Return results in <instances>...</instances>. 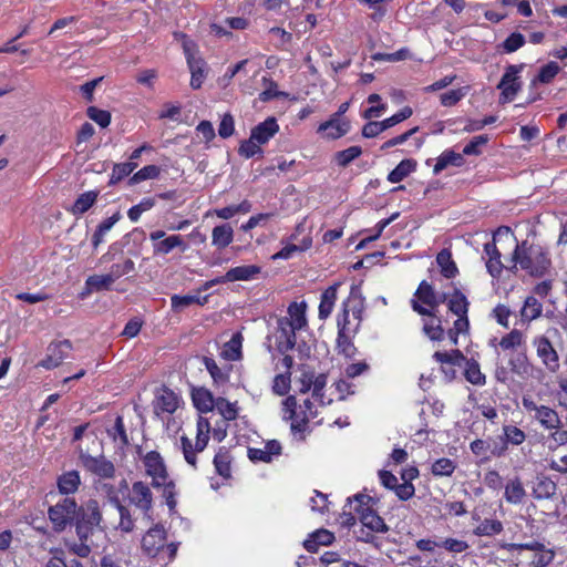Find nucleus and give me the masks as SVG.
Returning <instances> with one entry per match:
<instances>
[{
	"mask_svg": "<svg viewBox=\"0 0 567 567\" xmlns=\"http://www.w3.org/2000/svg\"><path fill=\"white\" fill-rule=\"evenodd\" d=\"M107 434L116 444L122 447L128 444L124 421L121 415H117L114 425L111 429H107Z\"/></svg>",
	"mask_w": 567,
	"mask_h": 567,
	"instance_id": "13d9d810",
	"label": "nucleus"
},
{
	"mask_svg": "<svg viewBox=\"0 0 567 567\" xmlns=\"http://www.w3.org/2000/svg\"><path fill=\"white\" fill-rule=\"evenodd\" d=\"M210 434V423L206 417L199 416L196 423V441L193 444L192 440L186 436H181V447L183 455L187 464L196 468L197 465V453L203 452L208 442Z\"/></svg>",
	"mask_w": 567,
	"mask_h": 567,
	"instance_id": "39448f33",
	"label": "nucleus"
},
{
	"mask_svg": "<svg viewBox=\"0 0 567 567\" xmlns=\"http://www.w3.org/2000/svg\"><path fill=\"white\" fill-rule=\"evenodd\" d=\"M174 37L176 40L182 42L187 63H189V61H197L202 59L200 56H197V47L195 42L192 41L186 34L176 32Z\"/></svg>",
	"mask_w": 567,
	"mask_h": 567,
	"instance_id": "e2e57ef3",
	"label": "nucleus"
},
{
	"mask_svg": "<svg viewBox=\"0 0 567 567\" xmlns=\"http://www.w3.org/2000/svg\"><path fill=\"white\" fill-rule=\"evenodd\" d=\"M524 69V64L508 65L503 74L497 89L501 90L499 102L508 103L515 99L522 87L519 73Z\"/></svg>",
	"mask_w": 567,
	"mask_h": 567,
	"instance_id": "9d476101",
	"label": "nucleus"
},
{
	"mask_svg": "<svg viewBox=\"0 0 567 567\" xmlns=\"http://www.w3.org/2000/svg\"><path fill=\"white\" fill-rule=\"evenodd\" d=\"M441 301L439 300L432 285L423 280L419 285L414 298L411 300L412 309L421 316H431L436 311Z\"/></svg>",
	"mask_w": 567,
	"mask_h": 567,
	"instance_id": "1a4fd4ad",
	"label": "nucleus"
},
{
	"mask_svg": "<svg viewBox=\"0 0 567 567\" xmlns=\"http://www.w3.org/2000/svg\"><path fill=\"white\" fill-rule=\"evenodd\" d=\"M503 441L505 444L520 445L526 440V433L516 425H503Z\"/></svg>",
	"mask_w": 567,
	"mask_h": 567,
	"instance_id": "5fc2aeb1",
	"label": "nucleus"
},
{
	"mask_svg": "<svg viewBox=\"0 0 567 567\" xmlns=\"http://www.w3.org/2000/svg\"><path fill=\"white\" fill-rule=\"evenodd\" d=\"M155 206V199L147 197L143 198L138 204L132 206L127 212V217L131 221H138L141 215Z\"/></svg>",
	"mask_w": 567,
	"mask_h": 567,
	"instance_id": "338daca9",
	"label": "nucleus"
},
{
	"mask_svg": "<svg viewBox=\"0 0 567 567\" xmlns=\"http://www.w3.org/2000/svg\"><path fill=\"white\" fill-rule=\"evenodd\" d=\"M114 282L115 280L109 272L105 275H93L87 277L85 286L89 291H102L111 289Z\"/></svg>",
	"mask_w": 567,
	"mask_h": 567,
	"instance_id": "c03bdc74",
	"label": "nucleus"
},
{
	"mask_svg": "<svg viewBox=\"0 0 567 567\" xmlns=\"http://www.w3.org/2000/svg\"><path fill=\"white\" fill-rule=\"evenodd\" d=\"M81 461L84 467L91 473L102 478H111L115 474V467L113 463L106 460L104 456H91L87 454L81 455Z\"/></svg>",
	"mask_w": 567,
	"mask_h": 567,
	"instance_id": "dca6fc26",
	"label": "nucleus"
},
{
	"mask_svg": "<svg viewBox=\"0 0 567 567\" xmlns=\"http://www.w3.org/2000/svg\"><path fill=\"white\" fill-rule=\"evenodd\" d=\"M313 386H312V400H315L319 405L330 404L332 399L324 396V388L327 385V375L321 373L318 375H313Z\"/></svg>",
	"mask_w": 567,
	"mask_h": 567,
	"instance_id": "3c124183",
	"label": "nucleus"
},
{
	"mask_svg": "<svg viewBox=\"0 0 567 567\" xmlns=\"http://www.w3.org/2000/svg\"><path fill=\"white\" fill-rule=\"evenodd\" d=\"M214 409H216L226 421H234L238 416L237 402H229L221 396L216 399Z\"/></svg>",
	"mask_w": 567,
	"mask_h": 567,
	"instance_id": "6e6d98bb",
	"label": "nucleus"
},
{
	"mask_svg": "<svg viewBox=\"0 0 567 567\" xmlns=\"http://www.w3.org/2000/svg\"><path fill=\"white\" fill-rule=\"evenodd\" d=\"M150 240L153 243L154 255H168L174 249H179L185 252L188 245L185 243L182 235L166 236L164 230H154L150 233Z\"/></svg>",
	"mask_w": 567,
	"mask_h": 567,
	"instance_id": "9b49d317",
	"label": "nucleus"
},
{
	"mask_svg": "<svg viewBox=\"0 0 567 567\" xmlns=\"http://www.w3.org/2000/svg\"><path fill=\"white\" fill-rule=\"evenodd\" d=\"M465 361V369H464V377L467 382H470L473 385L482 386L486 383V377L481 371V367L477 361L471 359V360H464Z\"/></svg>",
	"mask_w": 567,
	"mask_h": 567,
	"instance_id": "c9c22d12",
	"label": "nucleus"
},
{
	"mask_svg": "<svg viewBox=\"0 0 567 567\" xmlns=\"http://www.w3.org/2000/svg\"><path fill=\"white\" fill-rule=\"evenodd\" d=\"M559 72H560V66L558 65V63L550 61L539 69L538 74L532 80V84L533 85H535L537 83L548 84L555 79V76Z\"/></svg>",
	"mask_w": 567,
	"mask_h": 567,
	"instance_id": "09e8293b",
	"label": "nucleus"
},
{
	"mask_svg": "<svg viewBox=\"0 0 567 567\" xmlns=\"http://www.w3.org/2000/svg\"><path fill=\"white\" fill-rule=\"evenodd\" d=\"M97 197L99 192L96 190H89L81 194L74 202L71 213L73 215H82L86 213L95 204Z\"/></svg>",
	"mask_w": 567,
	"mask_h": 567,
	"instance_id": "4c0bfd02",
	"label": "nucleus"
},
{
	"mask_svg": "<svg viewBox=\"0 0 567 567\" xmlns=\"http://www.w3.org/2000/svg\"><path fill=\"white\" fill-rule=\"evenodd\" d=\"M447 307L455 316L467 315L468 301L460 290H455L447 299Z\"/></svg>",
	"mask_w": 567,
	"mask_h": 567,
	"instance_id": "603ef678",
	"label": "nucleus"
},
{
	"mask_svg": "<svg viewBox=\"0 0 567 567\" xmlns=\"http://www.w3.org/2000/svg\"><path fill=\"white\" fill-rule=\"evenodd\" d=\"M306 309L307 305L305 301H295L290 303L288 307V316L282 318L286 319L290 324H292L298 330H301L307 326Z\"/></svg>",
	"mask_w": 567,
	"mask_h": 567,
	"instance_id": "cd10ccee",
	"label": "nucleus"
},
{
	"mask_svg": "<svg viewBox=\"0 0 567 567\" xmlns=\"http://www.w3.org/2000/svg\"><path fill=\"white\" fill-rule=\"evenodd\" d=\"M508 364L513 373L520 378L532 377L533 371L535 370L534 365L529 362L525 353H519L511 358Z\"/></svg>",
	"mask_w": 567,
	"mask_h": 567,
	"instance_id": "f704fd0d",
	"label": "nucleus"
},
{
	"mask_svg": "<svg viewBox=\"0 0 567 567\" xmlns=\"http://www.w3.org/2000/svg\"><path fill=\"white\" fill-rule=\"evenodd\" d=\"M433 358L440 362L443 367L445 365H461L465 360V357L460 350L451 351H436Z\"/></svg>",
	"mask_w": 567,
	"mask_h": 567,
	"instance_id": "bf43d9fd",
	"label": "nucleus"
},
{
	"mask_svg": "<svg viewBox=\"0 0 567 567\" xmlns=\"http://www.w3.org/2000/svg\"><path fill=\"white\" fill-rule=\"evenodd\" d=\"M364 297L358 286H351L348 298L342 302L337 327L340 333L355 334L362 322Z\"/></svg>",
	"mask_w": 567,
	"mask_h": 567,
	"instance_id": "7ed1b4c3",
	"label": "nucleus"
},
{
	"mask_svg": "<svg viewBox=\"0 0 567 567\" xmlns=\"http://www.w3.org/2000/svg\"><path fill=\"white\" fill-rule=\"evenodd\" d=\"M80 484L81 478L78 471H69L58 477V488L64 495L75 493Z\"/></svg>",
	"mask_w": 567,
	"mask_h": 567,
	"instance_id": "473e14b6",
	"label": "nucleus"
},
{
	"mask_svg": "<svg viewBox=\"0 0 567 567\" xmlns=\"http://www.w3.org/2000/svg\"><path fill=\"white\" fill-rule=\"evenodd\" d=\"M204 363L215 384L224 385L228 382L231 370L230 365L219 367L212 358H205Z\"/></svg>",
	"mask_w": 567,
	"mask_h": 567,
	"instance_id": "72a5a7b5",
	"label": "nucleus"
},
{
	"mask_svg": "<svg viewBox=\"0 0 567 567\" xmlns=\"http://www.w3.org/2000/svg\"><path fill=\"white\" fill-rule=\"evenodd\" d=\"M512 260L515 269H520L532 277H543L551 268L549 250L539 245L523 240L517 243Z\"/></svg>",
	"mask_w": 567,
	"mask_h": 567,
	"instance_id": "f03ea898",
	"label": "nucleus"
},
{
	"mask_svg": "<svg viewBox=\"0 0 567 567\" xmlns=\"http://www.w3.org/2000/svg\"><path fill=\"white\" fill-rule=\"evenodd\" d=\"M507 546L508 548L528 549L535 551V555L533 557V564L536 567H545L549 565L554 559V551L550 549H546L543 544L537 542L526 544H509Z\"/></svg>",
	"mask_w": 567,
	"mask_h": 567,
	"instance_id": "6ab92c4d",
	"label": "nucleus"
},
{
	"mask_svg": "<svg viewBox=\"0 0 567 567\" xmlns=\"http://www.w3.org/2000/svg\"><path fill=\"white\" fill-rule=\"evenodd\" d=\"M281 454V444L277 440H270L262 447H250L248 457L252 462L270 463L274 457Z\"/></svg>",
	"mask_w": 567,
	"mask_h": 567,
	"instance_id": "a211bd4d",
	"label": "nucleus"
},
{
	"mask_svg": "<svg viewBox=\"0 0 567 567\" xmlns=\"http://www.w3.org/2000/svg\"><path fill=\"white\" fill-rule=\"evenodd\" d=\"M354 334L350 333H340L338 332L337 337V350L339 354L344 355L348 359H351L357 353V348L352 342V338Z\"/></svg>",
	"mask_w": 567,
	"mask_h": 567,
	"instance_id": "4d7b16f0",
	"label": "nucleus"
},
{
	"mask_svg": "<svg viewBox=\"0 0 567 567\" xmlns=\"http://www.w3.org/2000/svg\"><path fill=\"white\" fill-rule=\"evenodd\" d=\"M362 154L360 146H350L343 151L334 154V161L340 167H347L351 162L357 159Z\"/></svg>",
	"mask_w": 567,
	"mask_h": 567,
	"instance_id": "680f3d73",
	"label": "nucleus"
},
{
	"mask_svg": "<svg viewBox=\"0 0 567 567\" xmlns=\"http://www.w3.org/2000/svg\"><path fill=\"white\" fill-rule=\"evenodd\" d=\"M213 463L216 472L221 477L229 478L231 476V458L227 450L224 447L219 449L214 456Z\"/></svg>",
	"mask_w": 567,
	"mask_h": 567,
	"instance_id": "58836bf2",
	"label": "nucleus"
},
{
	"mask_svg": "<svg viewBox=\"0 0 567 567\" xmlns=\"http://www.w3.org/2000/svg\"><path fill=\"white\" fill-rule=\"evenodd\" d=\"M241 355V336L235 333L229 341H227L221 349V357L229 361H236Z\"/></svg>",
	"mask_w": 567,
	"mask_h": 567,
	"instance_id": "a18cd8bd",
	"label": "nucleus"
},
{
	"mask_svg": "<svg viewBox=\"0 0 567 567\" xmlns=\"http://www.w3.org/2000/svg\"><path fill=\"white\" fill-rule=\"evenodd\" d=\"M109 511L113 512V514H116L120 517V523L116 529H120V532L123 533L131 532L133 529V522L128 511L117 501L112 502Z\"/></svg>",
	"mask_w": 567,
	"mask_h": 567,
	"instance_id": "8fccbe9b",
	"label": "nucleus"
},
{
	"mask_svg": "<svg viewBox=\"0 0 567 567\" xmlns=\"http://www.w3.org/2000/svg\"><path fill=\"white\" fill-rule=\"evenodd\" d=\"M102 520V513L95 499H89L79 507L76 516V532H89L97 527Z\"/></svg>",
	"mask_w": 567,
	"mask_h": 567,
	"instance_id": "ddd939ff",
	"label": "nucleus"
},
{
	"mask_svg": "<svg viewBox=\"0 0 567 567\" xmlns=\"http://www.w3.org/2000/svg\"><path fill=\"white\" fill-rule=\"evenodd\" d=\"M533 496L537 499H549L553 498L557 491L556 483L546 475L536 476L533 482Z\"/></svg>",
	"mask_w": 567,
	"mask_h": 567,
	"instance_id": "b1692460",
	"label": "nucleus"
},
{
	"mask_svg": "<svg viewBox=\"0 0 567 567\" xmlns=\"http://www.w3.org/2000/svg\"><path fill=\"white\" fill-rule=\"evenodd\" d=\"M532 343L543 365L550 373H556L560 368L559 355L550 340L546 336H536Z\"/></svg>",
	"mask_w": 567,
	"mask_h": 567,
	"instance_id": "f8f14e48",
	"label": "nucleus"
},
{
	"mask_svg": "<svg viewBox=\"0 0 567 567\" xmlns=\"http://www.w3.org/2000/svg\"><path fill=\"white\" fill-rule=\"evenodd\" d=\"M455 462L451 458L442 457L432 465V473L435 476H450L455 471Z\"/></svg>",
	"mask_w": 567,
	"mask_h": 567,
	"instance_id": "774afa93",
	"label": "nucleus"
},
{
	"mask_svg": "<svg viewBox=\"0 0 567 567\" xmlns=\"http://www.w3.org/2000/svg\"><path fill=\"white\" fill-rule=\"evenodd\" d=\"M89 536L90 534H71V537L65 540V545L73 554L86 557L91 553Z\"/></svg>",
	"mask_w": 567,
	"mask_h": 567,
	"instance_id": "2f4dec72",
	"label": "nucleus"
},
{
	"mask_svg": "<svg viewBox=\"0 0 567 567\" xmlns=\"http://www.w3.org/2000/svg\"><path fill=\"white\" fill-rule=\"evenodd\" d=\"M311 245H312V239L310 236L303 237L301 239L300 244H292V243L287 241L278 252L272 255L271 258L274 260H277V259L287 260V259L292 258L296 252H301V251L309 249L311 247Z\"/></svg>",
	"mask_w": 567,
	"mask_h": 567,
	"instance_id": "c756f323",
	"label": "nucleus"
},
{
	"mask_svg": "<svg viewBox=\"0 0 567 567\" xmlns=\"http://www.w3.org/2000/svg\"><path fill=\"white\" fill-rule=\"evenodd\" d=\"M522 405L524 411L544 430L553 431L561 426L558 412L548 405L538 404L532 395H523Z\"/></svg>",
	"mask_w": 567,
	"mask_h": 567,
	"instance_id": "423d86ee",
	"label": "nucleus"
},
{
	"mask_svg": "<svg viewBox=\"0 0 567 567\" xmlns=\"http://www.w3.org/2000/svg\"><path fill=\"white\" fill-rule=\"evenodd\" d=\"M543 312V306L534 296L526 298L524 306L520 310V317L523 321L530 322L532 320L540 317Z\"/></svg>",
	"mask_w": 567,
	"mask_h": 567,
	"instance_id": "79ce46f5",
	"label": "nucleus"
},
{
	"mask_svg": "<svg viewBox=\"0 0 567 567\" xmlns=\"http://www.w3.org/2000/svg\"><path fill=\"white\" fill-rule=\"evenodd\" d=\"M146 474L152 477V485H163L169 480L163 457L158 452L151 451L143 458Z\"/></svg>",
	"mask_w": 567,
	"mask_h": 567,
	"instance_id": "4468645a",
	"label": "nucleus"
},
{
	"mask_svg": "<svg viewBox=\"0 0 567 567\" xmlns=\"http://www.w3.org/2000/svg\"><path fill=\"white\" fill-rule=\"evenodd\" d=\"M340 286H341L340 282H336V284L329 286L321 293L319 311H318L319 319L326 320L332 313L336 301L338 299V289Z\"/></svg>",
	"mask_w": 567,
	"mask_h": 567,
	"instance_id": "5701e85b",
	"label": "nucleus"
},
{
	"mask_svg": "<svg viewBox=\"0 0 567 567\" xmlns=\"http://www.w3.org/2000/svg\"><path fill=\"white\" fill-rule=\"evenodd\" d=\"M207 299H208L207 296L200 298L198 296H190V295H187V296L174 295L171 298V303H172L173 310L181 311L182 309H184L193 303L204 305L207 302Z\"/></svg>",
	"mask_w": 567,
	"mask_h": 567,
	"instance_id": "052dcab7",
	"label": "nucleus"
},
{
	"mask_svg": "<svg viewBox=\"0 0 567 567\" xmlns=\"http://www.w3.org/2000/svg\"><path fill=\"white\" fill-rule=\"evenodd\" d=\"M261 271V268L256 265H243L237 266L234 268H230L225 274V279L228 280V282L234 281H248L256 278L257 275H259Z\"/></svg>",
	"mask_w": 567,
	"mask_h": 567,
	"instance_id": "bb28decb",
	"label": "nucleus"
},
{
	"mask_svg": "<svg viewBox=\"0 0 567 567\" xmlns=\"http://www.w3.org/2000/svg\"><path fill=\"white\" fill-rule=\"evenodd\" d=\"M70 350L71 343L68 340L51 343L47 349L45 358L38 365L45 370H52L63 362Z\"/></svg>",
	"mask_w": 567,
	"mask_h": 567,
	"instance_id": "2eb2a0df",
	"label": "nucleus"
},
{
	"mask_svg": "<svg viewBox=\"0 0 567 567\" xmlns=\"http://www.w3.org/2000/svg\"><path fill=\"white\" fill-rule=\"evenodd\" d=\"M79 506L74 498L64 497L48 511L49 518L55 529L64 530L72 523L76 522Z\"/></svg>",
	"mask_w": 567,
	"mask_h": 567,
	"instance_id": "0eeeda50",
	"label": "nucleus"
},
{
	"mask_svg": "<svg viewBox=\"0 0 567 567\" xmlns=\"http://www.w3.org/2000/svg\"><path fill=\"white\" fill-rule=\"evenodd\" d=\"M416 163L413 159H403L401 161L395 168H393L389 175L388 181L390 183H400L405 177H408L414 169H415Z\"/></svg>",
	"mask_w": 567,
	"mask_h": 567,
	"instance_id": "ea45409f",
	"label": "nucleus"
},
{
	"mask_svg": "<svg viewBox=\"0 0 567 567\" xmlns=\"http://www.w3.org/2000/svg\"><path fill=\"white\" fill-rule=\"evenodd\" d=\"M350 128L351 125L348 120L330 116L329 120L319 124L317 132L323 134L328 140H338L347 135Z\"/></svg>",
	"mask_w": 567,
	"mask_h": 567,
	"instance_id": "f3484780",
	"label": "nucleus"
},
{
	"mask_svg": "<svg viewBox=\"0 0 567 567\" xmlns=\"http://www.w3.org/2000/svg\"><path fill=\"white\" fill-rule=\"evenodd\" d=\"M464 163L463 155L452 150L444 151L437 158L433 167L434 175H439L449 166L460 167Z\"/></svg>",
	"mask_w": 567,
	"mask_h": 567,
	"instance_id": "7c9ffc66",
	"label": "nucleus"
},
{
	"mask_svg": "<svg viewBox=\"0 0 567 567\" xmlns=\"http://www.w3.org/2000/svg\"><path fill=\"white\" fill-rule=\"evenodd\" d=\"M179 405V399L177 394L165 388L163 389L156 396L155 400V410L157 412H164V413H174Z\"/></svg>",
	"mask_w": 567,
	"mask_h": 567,
	"instance_id": "a878e982",
	"label": "nucleus"
},
{
	"mask_svg": "<svg viewBox=\"0 0 567 567\" xmlns=\"http://www.w3.org/2000/svg\"><path fill=\"white\" fill-rule=\"evenodd\" d=\"M436 262L441 268V274L445 278H453L457 274V267L447 249L441 250L436 256Z\"/></svg>",
	"mask_w": 567,
	"mask_h": 567,
	"instance_id": "37998d69",
	"label": "nucleus"
},
{
	"mask_svg": "<svg viewBox=\"0 0 567 567\" xmlns=\"http://www.w3.org/2000/svg\"><path fill=\"white\" fill-rule=\"evenodd\" d=\"M423 323V331L431 340H441L443 339V328L441 326V320L436 318L435 312L431 316H425Z\"/></svg>",
	"mask_w": 567,
	"mask_h": 567,
	"instance_id": "864d4df0",
	"label": "nucleus"
},
{
	"mask_svg": "<svg viewBox=\"0 0 567 567\" xmlns=\"http://www.w3.org/2000/svg\"><path fill=\"white\" fill-rule=\"evenodd\" d=\"M279 132L277 120L272 116L267 117L264 122L256 125L250 135L261 145L268 143Z\"/></svg>",
	"mask_w": 567,
	"mask_h": 567,
	"instance_id": "4be33fe9",
	"label": "nucleus"
},
{
	"mask_svg": "<svg viewBox=\"0 0 567 567\" xmlns=\"http://www.w3.org/2000/svg\"><path fill=\"white\" fill-rule=\"evenodd\" d=\"M524 341L525 337L523 332L517 329H514L501 339L499 347L503 350H512L520 347L524 343Z\"/></svg>",
	"mask_w": 567,
	"mask_h": 567,
	"instance_id": "0e129e2a",
	"label": "nucleus"
},
{
	"mask_svg": "<svg viewBox=\"0 0 567 567\" xmlns=\"http://www.w3.org/2000/svg\"><path fill=\"white\" fill-rule=\"evenodd\" d=\"M234 240V230L230 225L223 224L215 226L212 230V245L217 249L228 247Z\"/></svg>",
	"mask_w": 567,
	"mask_h": 567,
	"instance_id": "c85d7f7f",
	"label": "nucleus"
},
{
	"mask_svg": "<svg viewBox=\"0 0 567 567\" xmlns=\"http://www.w3.org/2000/svg\"><path fill=\"white\" fill-rule=\"evenodd\" d=\"M142 549L150 557L168 558L172 560L177 551L174 542H167L165 534H144Z\"/></svg>",
	"mask_w": 567,
	"mask_h": 567,
	"instance_id": "6e6552de",
	"label": "nucleus"
},
{
	"mask_svg": "<svg viewBox=\"0 0 567 567\" xmlns=\"http://www.w3.org/2000/svg\"><path fill=\"white\" fill-rule=\"evenodd\" d=\"M367 102L371 106L364 110L362 113V117L365 120L380 117L388 109L385 103H381V96L377 93L370 94L367 99Z\"/></svg>",
	"mask_w": 567,
	"mask_h": 567,
	"instance_id": "de8ad7c7",
	"label": "nucleus"
},
{
	"mask_svg": "<svg viewBox=\"0 0 567 567\" xmlns=\"http://www.w3.org/2000/svg\"><path fill=\"white\" fill-rule=\"evenodd\" d=\"M193 402L199 411L208 412L214 409L216 399L208 390L197 389L193 392Z\"/></svg>",
	"mask_w": 567,
	"mask_h": 567,
	"instance_id": "49530a36",
	"label": "nucleus"
},
{
	"mask_svg": "<svg viewBox=\"0 0 567 567\" xmlns=\"http://www.w3.org/2000/svg\"><path fill=\"white\" fill-rule=\"evenodd\" d=\"M371 502L372 497L363 493L348 497L338 518L340 526L351 528L359 519L362 527L369 532H388V526L382 517L372 508Z\"/></svg>",
	"mask_w": 567,
	"mask_h": 567,
	"instance_id": "f257e3e1",
	"label": "nucleus"
},
{
	"mask_svg": "<svg viewBox=\"0 0 567 567\" xmlns=\"http://www.w3.org/2000/svg\"><path fill=\"white\" fill-rule=\"evenodd\" d=\"M484 254L486 256V269L493 278H498L503 271L501 252L495 243H486L484 245Z\"/></svg>",
	"mask_w": 567,
	"mask_h": 567,
	"instance_id": "393cba45",
	"label": "nucleus"
},
{
	"mask_svg": "<svg viewBox=\"0 0 567 567\" xmlns=\"http://www.w3.org/2000/svg\"><path fill=\"white\" fill-rule=\"evenodd\" d=\"M315 402L306 399L303 404L297 408V400L292 395L282 401V417L290 421L292 431H303L307 423L317 416Z\"/></svg>",
	"mask_w": 567,
	"mask_h": 567,
	"instance_id": "20e7f679",
	"label": "nucleus"
},
{
	"mask_svg": "<svg viewBox=\"0 0 567 567\" xmlns=\"http://www.w3.org/2000/svg\"><path fill=\"white\" fill-rule=\"evenodd\" d=\"M187 65L190 71V86L194 90L200 89L206 78V62L203 59H200L197 61H189Z\"/></svg>",
	"mask_w": 567,
	"mask_h": 567,
	"instance_id": "a19ab883",
	"label": "nucleus"
},
{
	"mask_svg": "<svg viewBox=\"0 0 567 567\" xmlns=\"http://www.w3.org/2000/svg\"><path fill=\"white\" fill-rule=\"evenodd\" d=\"M504 488V497L512 504H519L526 495L523 483L518 477L509 480Z\"/></svg>",
	"mask_w": 567,
	"mask_h": 567,
	"instance_id": "e433bc0d",
	"label": "nucleus"
},
{
	"mask_svg": "<svg viewBox=\"0 0 567 567\" xmlns=\"http://www.w3.org/2000/svg\"><path fill=\"white\" fill-rule=\"evenodd\" d=\"M130 501L142 511H148L153 502L150 487L143 482L133 483L130 492Z\"/></svg>",
	"mask_w": 567,
	"mask_h": 567,
	"instance_id": "412c9836",
	"label": "nucleus"
},
{
	"mask_svg": "<svg viewBox=\"0 0 567 567\" xmlns=\"http://www.w3.org/2000/svg\"><path fill=\"white\" fill-rule=\"evenodd\" d=\"M297 330L298 329L290 324L286 319H278L276 340L280 352H286L295 347Z\"/></svg>",
	"mask_w": 567,
	"mask_h": 567,
	"instance_id": "aec40b11",
	"label": "nucleus"
},
{
	"mask_svg": "<svg viewBox=\"0 0 567 567\" xmlns=\"http://www.w3.org/2000/svg\"><path fill=\"white\" fill-rule=\"evenodd\" d=\"M161 168L156 165H147L137 171L130 179L131 185L138 184L146 179H155L159 176Z\"/></svg>",
	"mask_w": 567,
	"mask_h": 567,
	"instance_id": "69168bd1",
	"label": "nucleus"
}]
</instances>
